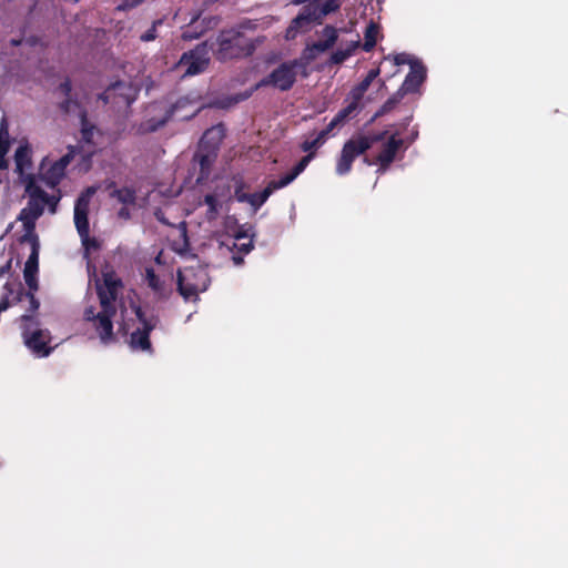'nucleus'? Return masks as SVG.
<instances>
[{
  "label": "nucleus",
  "mask_w": 568,
  "mask_h": 568,
  "mask_svg": "<svg viewBox=\"0 0 568 568\" xmlns=\"http://www.w3.org/2000/svg\"><path fill=\"white\" fill-rule=\"evenodd\" d=\"M95 193L94 187H88L80 194L74 205V224L80 235L88 260L89 283H94L99 303L84 308V320L92 324L100 339L103 343L113 341V325L111 317L115 314L114 301L120 288V280L108 266L102 271V278L99 277L97 266L93 263L94 254L100 250L101 243L89 234V207L90 201Z\"/></svg>",
  "instance_id": "nucleus-1"
},
{
  "label": "nucleus",
  "mask_w": 568,
  "mask_h": 568,
  "mask_svg": "<svg viewBox=\"0 0 568 568\" xmlns=\"http://www.w3.org/2000/svg\"><path fill=\"white\" fill-rule=\"evenodd\" d=\"M30 201L24 207L18 219L22 222L24 234L21 237V243L30 245V255L24 264L23 277L29 287V293L22 295L21 283L17 280L8 278L3 286V293L0 298V314L8 310L16 303H28L29 310L34 312L39 307V302L36 300L33 293L38 290V266H39V240L34 234V223L42 214L44 207H48L51 213L55 212L58 202L60 201L59 194H47L38 184L32 181L28 182L26 186ZM11 270V258L0 267V278L9 277Z\"/></svg>",
  "instance_id": "nucleus-2"
},
{
  "label": "nucleus",
  "mask_w": 568,
  "mask_h": 568,
  "mask_svg": "<svg viewBox=\"0 0 568 568\" xmlns=\"http://www.w3.org/2000/svg\"><path fill=\"white\" fill-rule=\"evenodd\" d=\"M275 22L274 17H266L258 22H245L241 24V30H230L223 32L219 38L217 57L221 60L246 57L252 54L256 48L262 45L265 37L247 38L244 30H255L257 28L267 29Z\"/></svg>",
  "instance_id": "nucleus-3"
},
{
  "label": "nucleus",
  "mask_w": 568,
  "mask_h": 568,
  "mask_svg": "<svg viewBox=\"0 0 568 568\" xmlns=\"http://www.w3.org/2000/svg\"><path fill=\"white\" fill-rule=\"evenodd\" d=\"M154 327V322L149 320L140 306L131 303L121 311L120 329L128 333L133 329L130 345L134 352H149L151 348L149 333Z\"/></svg>",
  "instance_id": "nucleus-4"
},
{
  "label": "nucleus",
  "mask_w": 568,
  "mask_h": 568,
  "mask_svg": "<svg viewBox=\"0 0 568 568\" xmlns=\"http://www.w3.org/2000/svg\"><path fill=\"white\" fill-rule=\"evenodd\" d=\"M209 284L210 277L206 268L195 258L179 270L178 287L185 301H195L200 293L206 291Z\"/></svg>",
  "instance_id": "nucleus-5"
},
{
  "label": "nucleus",
  "mask_w": 568,
  "mask_h": 568,
  "mask_svg": "<svg viewBox=\"0 0 568 568\" xmlns=\"http://www.w3.org/2000/svg\"><path fill=\"white\" fill-rule=\"evenodd\" d=\"M313 153L304 156L293 169V171L288 174L282 176L278 181H271L268 185L261 192L246 194V193H236V200L239 202H247L254 211L258 210L270 197V195L282 187H285L290 183H292L308 165L311 160L313 159Z\"/></svg>",
  "instance_id": "nucleus-6"
},
{
  "label": "nucleus",
  "mask_w": 568,
  "mask_h": 568,
  "mask_svg": "<svg viewBox=\"0 0 568 568\" xmlns=\"http://www.w3.org/2000/svg\"><path fill=\"white\" fill-rule=\"evenodd\" d=\"M383 63H390L393 65H409V73L406 75L400 87V92L403 94L417 92L426 79V69L423 63L416 57L408 53H398L395 55L385 57Z\"/></svg>",
  "instance_id": "nucleus-7"
},
{
  "label": "nucleus",
  "mask_w": 568,
  "mask_h": 568,
  "mask_svg": "<svg viewBox=\"0 0 568 568\" xmlns=\"http://www.w3.org/2000/svg\"><path fill=\"white\" fill-rule=\"evenodd\" d=\"M373 146V140L365 134H357L349 139L343 146L336 164V173L345 175L351 171L353 161L366 150Z\"/></svg>",
  "instance_id": "nucleus-8"
},
{
  "label": "nucleus",
  "mask_w": 568,
  "mask_h": 568,
  "mask_svg": "<svg viewBox=\"0 0 568 568\" xmlns=\"http://www.w3.org/2000/svg\"><path fill=\"white\" fill-rule=\"evenodd\" d=\"M373 140V145L377 142L381 143L379 151L377 153L374 164L378 165L379 172H384L389 164L395 160L397 152L399 151L403 139L396 133L383 132L379 134L368 135Z\"/></svg>",
  "instance_id": "nucleus-9"
},
{
  "label": "nucleus",
  "mask_w": 568,
  "mask_h": 568,
  "mask_svg": "<svg viewBox=\"0 0 568 568\" xmlns=\"http://www.w3.org/2000/svg\"><path fill=\"white\" fill-rule=\"evenodd\" d=\"M300 62L290 61L280 64L276 69H274L268 77L260 81L255 88L263 85H271L281 91H286L291 89L296 81L297 75L301 73V69L298 67Z\"/></svg>",
  "instance_id": "nucleus-10"
},
{
  "label": "nucleus",
  "mask_w": 568,
  "mask_h": 568,
  "mask_svg": "<svg viewBox=\"0 0 568 568\" xmlns=\"http://www.w3.org/2000/svg\"><path fill=\"white\" fill-rule=\"evenodd\" d=\"M72 158L73 151H70L59 160H51L49 156L43 158L39 166V179L48 186L54 187L64 176L65 169Z\"/></svg>",
  "instance_id": "nucleus-11"
},
{
  "label": "nucleus",
  "mask_w": 568,
  "mask_h": 568,
  "mask_svg": "<svg viewBox=\"0 0 568 568\" xmlns=\"http://www.w3.org/2000/svg\"><path fill=\"white\" fill-rule=\"evenodd\" d=\"M174 210L175 205L173 203H166L163 209L155 210L154 215L160 222L173 227V232L175 233L176 236V239L173 240V248L180 254H182L189 246L186 235V223L184 221H179L174 223L169 220Z\"/></svg>",
  "instance_id": "nucleus-12"
},
{
  "label": "nucleus",
  "mask_w": 568,
  "mask_h": 568,
  "mask_svg": "<svg viewBox=\"0 0 568 568\" xmlns=\"http://www.w3.org/2000/svg\"><path fill=\"white\" fill-rule=\"evenodd\" d=\"M32 150L30 144L27 141L20 143L19 148L16 150L14 154V163H16V172L20 175L24 186H27L28 182H33L38 184V179L31 173L32 169Z\"/></svg>",
  "instance_id": "nucleus-13"
},
{
  "label": "nucleus",
  "mask_w": 568,
  "mask_h": 568,
  "mask_svg": "<svg viewBox=\"0 0 568 568\" xmlns=\"http://www.w3.org/2000/svg\"><path fill=\"white\" fill-rule=\"evenodd\" d=\"M209 53L205 45L184 53L180 59L179 67L184 69L185 75H194L202 72L209 63Z\"/></svg>",
  "instance_id": "nucleus-14"
},
{
  "label": "nucleus",
  "mask_w": 568,
  "mask_h": 568,
  "mask_svg": "<svg viewBox=\"0 0 568 568\" xmlns=\"http://www.w3.org/2000/svg\"><path fill=\"white\" fill-rule=\"evenodd\" d=\"M356 110V105L355 103H352V104H348L346 108H344L343 110H341L334 118L333 120L329 122V124L327 125V128L325 130H323L322 132H320L317 134V136L313 140H306L303 142L302 144V149L303 151L305 152H310L312 150H315L317 148H320L326 135L337 125H339L341 123H343L345 121L346 118H348L354 111Z\"/></svg>",
  "instance_id": "nucleus-15"
},
{
  "label": "nucleus",
  "mask_w": 568,
  "mask_h": 568,
  "mask_svg": "<svg viewBox=\"0 0 568 568\" xmlns=\"http://www.w3.org/2000/svg\"><path fill=\"white\" fill-rule=\"evenodd\" d=\"M318 17L315 11L305 9L300 13L290 24L285 32V39L292 40L297 37L298 33L308 31L317 21Z\"/></svg>",
  "instance_id": "nucleus-16"
},
{
  "label": "nucleus",
  "mask_w": 568,
  "mask_h": 568,
  "mask_svg": "<svg viewBox=\"0 0 568 568\" xmlns=\"http://www.w3.org/2000/svg\"><path fill=\"white\" fill-rule=\"evenodd\" d=\"M135 97H136L135 88H132L131 85L119 82V83L113 84L105 91L103 99L105 102H108L109 100H116L119 98V99H121V101L124 104H130L135 100Z\"/></svg>",
  "instance_id": "nucleus-17"
},
{
  "label": "nucleus",
  "mask_w": 568,
  "mask_h": 568,
  "mask_svg": "<svg viewBox=\"0 0 568 568\" xmlns=\"http://www.w3.org/2000/svg\"><path fill=\"white\" fill-rule=\"evenodd\" d=\"M23 337L24 343L30 351L38 353L43 351L45 355L50 352V348H47L50 341L49 333L47 331L37 329L30 334L24 332Z\"/></svg>",
  "instance_id": "nucleus-18"
},
{
  "label": "nucleus",
  "mask_w": 568,
  "mask_h": 568,
  "mask_svg": "<svg viewBox=\"0 0 568 568\" xmlns=\"http://www.w3.org/2000/svg\"><path fill=\"white\" fill-rule=\"evenodd\" d=\"M224 131L221 125L212 126L205 133L203 134L201 142H200V149L206 150L210 152H213L216 150L221 141L223 140Z\"/></svg>",
  "instance_id": "nucleus-19"
},
{
  "label": "nucleus",
  "mask_w": 568,
  "mask_h": 568,
  "mask_svg": "<svg viewBox=\"0 0 568 568\" xmlns=\"http://www.w3.org/2000/svg\"><path fill=\"white\" fill-rule=\"evenodd\" d=\"M250 231L251 227L243 225L232 235L234 239L233 248L242 254H247L253 248V240Z\"/></svg>",
  "instance_id": "nucleus-20"
},
{
  "label": "nucleus",
  "mask_w": 568,
  "mask_h": 568,
  "mask_svg": "<svg viewBox=\"0 0 568 568\" xmlns=\"http://www.w3.org/2000/svg\"><path fill=\"white\" fill-rule=\"evenodd\" d=\"M10 150L9 131L4 119L0 125V170L8 168V161L6 160L7 154Z\"/></svg>",
  "instance_id": "nucleus-21"
},
{
  "label": "nucleus",
  "mask_w": 568,
  "mask_h": 568,
  "mask_svg": "<svg viewBox=\"0 0 568 568\" xmlns=\"http://www.w3.org/2000/svg\"><path fill=\"white\" fill-rule=\"evenodd\" d=\"M223 201L224 200L217 194H207L204 197V206L206 207L205 215L207 221H213L217 217L222 209Z\"/></svg>",
  "instance_id": "nucleus-22"
},
{
  "label": "nucleus",
  "mask_w": 568,
  "mask_h": 568,
  "mask_svg": "<svg viewBox=\"0 0 568 568\" xmlns=\"http://www.w3.org/2000/svg\"><path fill=\"white\" fill-rule=\"evenodd\" d=\"M378 74V69H373L367 73L366 78L352 91L354 100L349 104L355 103L357 106L358 100L363 97V94L366 92L371 83L377 78Z\"/></svg>",
  "instance_id": "nucleus-23"
},
{
  "label": "nucleus",
  "mask_w": 568,
  "mask_h": 568,
  "mask_svg": "<svg viewBox=\"0 0 568 568\" xmlns=\"http://www.w3.org/2000/svg\"><path fill=\"white\" fill-rule=\"evenodd\" d=\"M199 110V105L190 104L187 100H181L174 105L172 115H176L179 119L184 120L194 116Z\"/></svg>",
  "instance_id": "nucleus-24"
},
{
  "label": "nucleus",
  "mask_w": 568,
  "mask_h": 568,
  "mask_svg": "<svg viewBox=\"0 0 568 568\" xmlns=\"http://www.w3.org/2000/svg\"><path fill=\"white\" fill-rule=\"evenodd\" d=\"M358 40H353L345 45H341L331 57L332 63L338 64L344 62L347 58H349L355 49L358 47Z\"/></svg>",
  "instance_id": "nucleus-25"
},
{
  "label": "nucleus",
  "mask_w": 568,
  "mask_h": 568,
  "mask_svg": "<svg viewBox=\"0 0 568 568\" xmlns=\"http://www.w3.org/2000/svg\"><path fill=\"white\" fill-rule=\"evenodd\" d=\"M318 57V53L311 45H307L303 51L300 59L294 60L295 62H300L298 67L301 69V74L306 77L308 74V65L312 61H314Z\"/></svg>",
  "instance_id": "nucleus-26"
},
{
  "label": "nucleus",
  "mask_w": 568,
  "mask_h": 568,
  "mask_svg": "<svg viewBox=\"0 0 568 568\" xmlns=\"http://www.w3.org/2000/svg\"><path fill=\"white\" fill-rule=\"evenodd\" d=\"M378 37H379L378 27L374 23H371L366 28V31H365L363 49L365 51H371L375 47V44L378 40Z\"/></svg>",
  "instance_id": "nucleus-27"
},
{
  "label": "nucleus",
  "mask_w": 568,
  "mask_h": 568,
  "mask_svg": "<svg viewBox=\"0 0 568 568\" xmlns=\"http://www.w3.org/2000/svg\"><path fill=\"white\" fill-rule=\"evenodd\" d=\"M111 195L125 205L133 204L135 201V192L130 187L114 190Z\"/></svg>",
  "instance_id": "nucleus-28"
},
{
  "label": "nucleus",
  "mask_w": 568,
  "mask_h": 568,
  "mask_svg": "<svg viewBox=\"0 0 568 568\" xmlns=\"http://www.w3.org/2000/svg\"><path fill=\"white\" fill-rule=\"evenodd\" d=\"M145 281L148 282V285L154 290L156 293H162V282L160 277L154 273L153 270L146 268L145 271Z\"/></svg>",
  "instance_id": "nucleus-29"
},
{
  "label": "nucleus",
  "mask_w": 568,
  "mask_h": 568,
  "mask_svg": "<svg viewBox=\"0 0 568 568\" xmlns=\"http://www.w3.org/2000/svg\"><path fill=\"white\" fill-rule=\"evenodd\" d=\"M199 23H200V17H197V16L193 17L190 21L189 28L185 31H183L182 38L184 40H192V39L200 37L203 32V29H201L200 31H194V32L191 31L192 28L196 29Z\"/></svg>",
  "instance_id": "nucleus-30"
},
{
  "label": "nucleus",
  "mask_w": 568,
  "mask_h": 568,
  "mask_svg": "<svg viewBox=\"0 0 568 568\" xmlns=\"http://www.w3.org/2000/svg\"><path fill=\"white\" fill-rule=\"evenodd\" d=\"M320 3V10L323 16L336 11L341 7L339 0H315Z\"/></svg>",
  "instance_id": "nucleus-31"
},
{
  "label": "nucleus",
  "mask_w": 568,
  "mask_h": 568,
  "mask_svg": "<svg viewBox=\"0 0 568 568\" xmlns=\"http://www.w3.org/2000/svg\"><path fill=\"white\" fill-rule=\"evenodd\" d=\"M323 36L325 38L324 41L331 45H333L335 43V41L337 40V31L333 27H326L323 30Z\"/></svg>",
  "instance_id": "nucleus-32"
},
{
  "label": "nucleus",
  "mask_w": 568,
  "mask_h": 568,
  "mask_svg": "<svg viewBox=\"0 0 568 568\" xmlns=\"http://www.w3.org/2000/svg\"><path fill=\"white\" fill-rule=\"evenodd\" d=\"M161 24V21H156L153 26L141 36V40L149 42L156 38V27Z\"/></svg>",
  "instance_id": "nucleus-33"
},
{
  "label": "nucleus",
  "mask_w": 568,
  "mask_h": 568,
  "mask_svg": "<svg viewBox=\"0 0 568 568\" xmlns=\"http://www.w3.org/2000/svg\"><path fill=\"white\" fill-rule=\"evenodd\" d=\"M93 135V128H87L84 119L82 118V138L84 141L90 142Z\"/></svg>",
  "instance_id": "nucleus-34"
},
{
  "label": "nucleus",
  "mask_w": 568,
  "mask_h": 568,
  "mask_svg": "<svg viewBox=\"0 0 568 568\" xmlns=\"http://www.w3.org/2000/svg\"><path fill=\"white\" fill-rule=\"evenodd\" d=\"M311 47L313 49H315L318 54H321V53L325 52L327 49H329L332 45L325 41H320V42L313 43Z\"/></svg>",
  "instance_id": "nucleus-35"
},
{
  "label": "nucleus",
  "mask_w": 568,
  "mask_h": 568,
  "mask_svg": "<svg viewBox=\"0 0 568 568\" xmlns=\"http://www.w3.org/2000/svg\"><path fill=\"white\" fill-rule=\"evenodd\" d=\"M168 119H162L161 121H159L158 123H153L151 121H148L145 124H143V131L144 132H148V131H154L156 130L160 125H162Z\"/></svg>",
  "instance_id": "nucleus-36"
},
{
  "label": "nucleus",
  "mask_w": 568,
  "mask_h": 568,
  "mask_svg": "<svg viewBox=\"0 0 568 568\" xmlns=\"http://www.w3.org/2000/svg\"><path fill=\"white\" fill-rule=\"evenodd\" d=\"M119 216L121 219H124V220H128L130 217V212L128 210V207H122L120 211H119Z\"/></svg>",
  "instance_id": "nucleus-37"
},
{
  "label": "nucleus",
  "mask_w": 568,
  "mask_h": 568,
  "mask_svg": "<svg viewBox=\"0 0 568 568\" xmlns=\"http://www.w3.org/2000/svg\"><path fill=\"white\" fill-rule=\"evenodd\" d=\"M232 260L235 265H241L243 262V258L241 256H237L236 254L233 255Z\"/></svg>",
  "instance_id": "nucleus-38"
},
{
  "label": "nucleus",
  "mask_w": 568,
  "mask_h": 568,
  "mask_svg": "<svg viewBox=\"0 0 568 568\" xmlns=\"http://www.w3.org/2000/svg\"><path fill=\"white\" fill-rule=\"evenodd\" d=\"M207 156H209V155L201 156V161H200V163H201V166H202V168L204 166V164H205V161H206Z\"/></svg>",
  "instance_id": "nucleus-39"
},
{
  "label": "nucleus",
  "mask_w": 568,
  "mask_h": 568,
  "mask_svg": "<svg viewBox=\"0 0 568 568\" xmlns=\"http://www.w3.org/2000/svg\"><path fill=\"white\" fill-rule=\"evenodd\" d=\"M129 1H130V0H125V2H126L128 4H130V6H133V4H135V3H136V2H129Z\"/></svg>",
  "instance_id": "nucleus-40"
},
{
  "label": "nucleus",
  "mask_w": 568,
  "mask_h": 568,
  "mask_svg": "<svg viewBox=\"0 0 568 568\" xmlns=\"http://www.w3.org/2000/svg\"><path fill=\"white\" fill-rule=\"evenodd\" d=\"M28 318H29V315H27V314L22 315V320H28Z\"/></svg>",
  "instance_id": "nucleus-41"
},
{
  "label": "nucleus",
  "mask_w": 568,
  "mask_h": 568,
  "mask_svg": "<svg viewBox=\"0 0 568 568\" xmlns=\"http://www.w3.org/2000/svg\"><path fill=\"white\" fill-rule=\"evenodd\" d=\"M63 87H64V89H65L67 91H69V90H70L69 84H64Z\"/></svg>",
  "instance_id": "nucleus-42"
},
{
  "label": "nucleus",
  "mask_w": 568,
  "mask_h": 568,
  "mask_svg": "<svg viewBox=\"0 0 568 568\" xmlns=\"http://www.w3.org/2000/svg\"><path fill=\"white\" fill-rule=\"evenodd\" d=\"M156 195H158V193H154V192H153V193H151V195H150V196H151V197H155Z\"/></svg>",
  "instance_id": "nucleus-43"
}]
</instances>
